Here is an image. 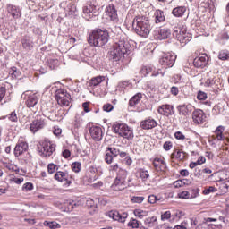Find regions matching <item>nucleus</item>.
<instances>
[{"mask_svg":"<svg viewBox=\"0 0 229 229\" xmlns=\"http://www.w3.org/2000/svg\"><path fill=\"white\" fill-rule=\"evenodd\" d=\"M114 34V44L109 51V56L114 62H120L130 51V43L126 40V34L122 30L112 31Z\"/></svg>","mask_w":229,"mask_h":229,"instance_id":"1","label":"nucleus"},{"mask_svg":"<svg viewBox=\"0 0 229 229\" xmlns=\"http://www.w3.org/2000/svg\"><path fill=\"white\" fill-rule=\"evenodd\" d=\"M108 37L110 34L107 30H94L89 34L88 43L95 47H103L108 42Z\"/></svg>","mask_w":229,"mask_h":229,"instance_id":"2","label":"nucleus"},{"mask_svg":"<svg viewBox=\"0 0 229 229\" xmlns=\"http://www.w3.org/2000/svg\"><path fill=\"white\" fill-rule=\"evenodd\" d=\"M112 130L114 133H116V135H119L123 139H127L128 140H131V139H133V131H131V129L125 123H114Z\"/></svg>","mask_w":229,"mask_h":229,"instance_id":"3","label":"nucleus"},{"mask_svg":"<svg viewBox=\"0 0 229 229\" xmlns=\"http://www.w3.org/2000/svg\"><path fill=\"white\" fill-rule=\"evenodd\" d=\"M126 178H128V172L123 168H119L114 182L112 185L113 191H124L127 186Z\"/></svg>","mask_w":229,"mask_h":229,"instance_id":"4","label":"nucleus"},{"mask_svg":"<svg viewBox=\"0 0 229 229\" xmlns=\"http://www.w3.org/2000/svg\"><path fill=\"white\" fill-rule=\"evenodd\" d=\"M38 149L41 157H51L56 151V145L48 140H43L39 142Z\"/></svg>","mask_w":229,"mask_h":229,"instance_id":"5","label":"nucleus"},{"mask_svg":"<svg viewBox=\"0 0 229 229\" xmlns=\"http://www.w3.org/2000/svg\"><path fill=\"white\" fill-rule=\"evenodd\" d=\"M55 97L60 106H69L71 105V94L67 90L59 89L55 92Z\"/></svg>","mask_w":229,"mask_h":229,"instance_id":"6","label":"nucleus"},{"mask_svg":"<svg viewBox=\"0 0 229 229\" xmlns=\"http://www.w3.org/2000/svg\"><path fill=\"white\" fill-rule=\"evenodd\" d=\"M25 99L27 108H37L38 106V96L33 92L26 91L21 95Z\"/></svg>","mask_w":229,"mask_h":229,"instance_id":"7","label":"nucleus"},{"mask_svg":"<svg viewBox=\"0 0 229 229\" xmlns=\"http://www.w3.org/2000/svg\"><path fill=\"white\" fill-rule=\"evenodd\" d=\"M173 36L181 42V44H187L192 40V34L187 32L185 30H175Z\"/></svg>","mask_w":229,"mask_h":229,"instance_id":"8","label":"nucleus"},{"mask_svg":"<svg viewBox=\"0 0 229 229\" xmlns=\"http://www.w3.org/2000/svg\"><path fill=\"white\" fill-rule=\"evenodd\" d=\"M133 30H148L150 28L149 20L146 16H137L132 22Z\"/></svg>","mask_w":229,"mask_h":229,"instance_id":"9","label":"nucleus"},{"mask_svg":"<svg viewBox=\"0 0 229 229\" xmlns=\"http://www.w3.org/2000/svg\"><path fill=\"white\" fill-rule=\"evenodd\" d=\"M46 126V119L41 115H38L34 121L30 123V131L31 133H37L39 130L44 129Z\"/></svg>","mask_w":229,"mask_h":229,"instance_id":"10","label":"nucleus"},{"mask_svg":"<svg viewBox=\"0 0 229 229\" xmlns=\"http://www.w3.org/2000/svg\"><path fill=\"white\" fill-rule=\"evenodd\" d=\"M176 62V55L168 52L163 55L162 58L159 60V64L164 65V67H173Z\"/></svg>","mask_w":229,"mask_h":229,"instance_id":"11","label":"nucleus"},{"mask_svg":"<svg viewBox=\"0 0 229 229\" xmlns=\"http://www.w3.org/2000/svg\"><path fill=\"white\" fill-rule=\"evenodd\" d=\"M208 60H210V57H208V55L207 54H200L198 57H196L193 60V65L194 67L203 69V67H207L208 65Z\"/></svg>","mask_w":229,"mask_h":229,"instance_id":"12","label":"nucleus"},{"mask_svg":"<svg viewBox=\"0 0 229 229\" xmlns=\"http://www.w3.org/2000/svg\"><path fill=\"white\" fill-rule=\"evenodd\" d=\"M106 17L110 21L117 22L119 21V16L117 15V9L114 4H109L105 10Z\"/></svg>","mask_w":229,"mask_h":229,"instance_id":"13","label":"nucleus"},{"mask_svg":"<svg viewBox=\"0 0 229 229\" xmlns=\"http://www.w3.org/2000/svg\"><path fill=\"white\" fill-rule=\"evenodd\" d=\"M54 178L55 180H57V182H64L66 185H71V183H72V176L66 172L57 171Z\"/></svg>","mask_w":229,"mask_h":229,"instance_id":"14","label":"nucleus"},{"mask_svg":"<svg viewBox=\"0 0 229 229\" xmlns=\"http://www.w3.org/2000/svg\"><path fill=\"white\" fill-rule=\"evenodd\" d=\"M89 133L93 140L99 142L103 140V129L99 126H91Z\"/></svg>","mask_w":229,"mask_h":229,"instance_id":"15","label":"nucleus"},{"mask_svg":"<svg viewBox=\"0 0 229 229\" xmlns=\"http://www.w3.org/2000/svg\"><path fill=\"white\" fill-rule=\"evenodd\" d=\"M157 112L160 115L169 117L170 115H174V107L172 105L165 104L158 106Z\"/></svg>","mask_w":229,"mask_h":229,"instance_id":"16","label":"nucleus"},{"mask_svg":"<svg viewBox=\"0 0 229 229\" xmlns=\"http://www.w3.org/2000/svg\"><path fill=\"white\" fill-rule=\"evenodd\" d=\"M83 17H84V19H86V21L97 19L98 12L96 11V7H92L91 5L84 7L83 8Z\"/></svg>","mask_w":229,"mask_h":229,"instance_id":"17","label":"nucleus"},{"mask_svg":"<svg viewBox=\"0 0 229 229\" xmlns=\"http://www.w3.org/2000/svg\"><path fill=\"white\" fill-rule=\"evenodd\" d=\"M177 110L180 115H183L187 117V115H191L192 114V110H194V106L191 104H181L177 106Z\"/></svg>","mask_w":229,"mask_h":229,"instance_id":"18","label":"nucleus"},{"mask_svg":"<svg viewBox=\"0 0 229 229\" xmlns=\"http://www.w3.org/2000/svg\"><path fill=\"white\" fill-rule=\"evenodd\" d=\"M117 155H119V149L108 147L106 150L105 161L106 164H111Z\"/></svg>","mask_w":229,"mask_h":229,"instance_id":"19","label":"nucleus"},{"mask_svg":"<svg viewBox=\"0 0 229 229\" xmlns=\"http://www.w3.org/2000/svg\"><path fill=\"white\" fill-rule=\"evenodd\" d=\"M192 119L196 124H203L205 123V119H207V115H205V112L201 109H197L192 113Z\"/></svg>","mask_w":229,"mask_h":229,"instance_id":"20","label":"nucleus"},{"mask_svg":"<svg viewBox=\"0 0 229 229\" xmlns=\"http://www.w3.org/2000/svg\"><path fill=\"white\" fill-rule=\"evenodd\" d=\"M108 216L111 217V219H114V221H118L119 223H124L126 221V217H128L127 213L121 215L119 211L115 210L109 211Z\"/></svg>","mask_w":229,"mask_h":229,"instance_id":"21","label":"nucleus"},{"mask_svg":"<svg viewBox=\"0 0 229 229\" xmlns=\"http://www.w3.org/2000/svg\"><path fill=\"white\" fill-rule=\"evenodd\" d=\"M6 10H7L8 15H10L11 17H13V19H19L21 15V9L18 6H15L13 4H7Z\"/></svg>","mask_w":229,"mask_h":229,"instance_id":"22","label":"nucleus"},{"mask_svg":"<svg viewBox=\"0 0 229 229\" xmlns=\"http://www.w3.org/2000/svg\"><path fill=\"white\" fill-rule=\"evenodd\" d=\"M170 36H171V30H154V38L157 40H165V38H169Z\"/></svg>","mask_w":229,"mask_h":229,"instance_id":"23","label":"nucleus"},{"mask_svg":"<svg viewBox=\"0 0 229 229\" xmlns=\"http://www.w3.org/2000/svg\"><path fill=\"white\" fill-rule=\"evenodd\" d=\"M28 151V143L20 142L16 144L14 148V157H21V155H24Z\"/></svg>","mask_w":229,"mask_h":229,"instance_id":"24","label":"nucleus"},{"mask_svg":"<svg viewBox=\"0 0 229 229\" xmlns=\"http://www.w3.org/2000/svg\"><path fill=\"white\" fill-rule=\"evenodd\" d=\"M157 124V121L153 118H148L140 123L142 130H153V128H156Z\"/></svg>","mask_w":229,"mask_h":229,"instance_id":"25","label":"nucleus"},{"mask_svg":"<svg viewBox=\"0 0 229 229\" xmlns=\"http://www.w3.org/2000/svg\"><path fill=\"white\" fill-rule=\"evenodd\" d=\"M81 123H83V120L79 114L75 115V120L73 122V126L72 127V131L75 135H78V130L81 128Z\"/></svg>","mask_w":229,"mask_h":229,"instance_id":"26","label":"nucleus"},{"mask_svg":"<svg viewBox=\"0 0 229 229\" xmlns=\"http://www.w3.org/2000/svg\"><path fill=\"white\" fill-rule=\"evenodd\" d=\"M153 165L155 169H157V171H164V169H165L166 167L165 161L159 157H156L154 159Z\"/></svg>","mask_w":229,"mask_h":229,"instance_id":"27","label":"nucleus"},{"mask_svg":"<svg viewBox=\"0 0 229 229\" xmlns=\"http://www.w3.org/2000/svg\"><path fill=\"white\" fill-rule=\"evenodd\" d=\"M106 78L105 76H97L90 79L89 85V87H98L100 83H103Z\"/></svg>","mask_w":229,"mask_h":229,"instance_id":"28","label":"nucleus"},{"mask_svg":"<svg viewBox=\"0 0 229 229\" xmlns=\"http://www.w3.org/2000/svg\"><path fill=\"white\" fill-rule=\"evenodd\" d=\"M22 47L25 48L26 51H31L33 49V41L31 38L25 37L21 40Z\"/></svg>","mask_w":229,"mask_h":229,"instance_id":"29","label":"nucleus"},{"mask_svg":"<svg viewBox=\"0 0 229 229\" xmlns=\"http://www.w3.org/2000/svg\"><path fill=\"white\" fill-rule=\"evenodd\" d=\"M185 12H187V7L178 6L173 9L172 14L174 17H183V15H185Z\"/></svg>","mask_w":229,"mask_h":229,"instance_id":"30","label":"nucleus"},{"mask_svg":"<svg viewBox=\"0 0 229 229\" xmlns=\"http://www.w3.org/2000/svg\"><path fill=\"white\" fill-rule=\"evenodd\" d=\"M154 15L156 24H159V22H165V16L164 15V11L157 9Z\"/></svg>","mask_w":229,"mask_h":229,"instance_id":"31","label":"nucleus"},{"mask_svg":"<svg viewBox=\"0 0 229 229\" xmlns=\"http://www.w3.org/2000/svg\"><path fill=\"white\" fill-rule=\"evenodd\" d=\"M142 100V93H137L129 100V106H135Z\"/></svg>","mask_w":229,"mask_h":229,"instance_id":"32","label":"nucleus"},{"mask_svg":"<svg viewBox=\"0 0 229 229\" xmlns=\"http://www.w3.org/2000/svg\"><path fill=\"white\" fill-rule=\"evenodd\" d=\"M207 81L205 82L206 87H212V85L216 84V76L213 72H209L207 73Z\"/></svg>","mask_w":229,"mask_h":229,"instance_id":"33","label":"nucleus"},{"mask_svg":"<svg viewBox=\"0 0 229 229\" xmlns=\"http://www.w3.org/2000/svg\"><path fill=\"white\" fill-rule=\"evenodd\" d=\"M145 225L148 226V228H153L158 225V221L157 220V216H151L145 219Z\"/></svg>","mask_w":229,"mask_h":229,"instance_id":"34","label":"nucleus"},{"mask_svg":"<svg viewBox=\"0 0 229 229\" xmlns=\"http://www.w3.org/2000/svg\"><path fill=\"white\" fill-rule=\"evenodd\" d=\"M172 157H175L177 160H185V158H187V154L182 150L175 149L174 150Z\"/></svg>","mask_w":229,"mask_h":229,"instance_id":"35","label":"nucleus"},{"mask_svg":"<svg viewBox=\"0 0 229 229\" xmlns=\"http://www.w3.org/2000/svg\"><path fill=\"white\" fill-rule=\"evenodd\" d=\"M9 76H11L13 80L21 78V72L17 69V67L13 66L9 71Z\"/></svg>","mask_w":229,"mask_h":229,"instance_id":"36","label":"nucleus"},{"mask_svg":"<svg viewBox=\"0 0 229 229\" xmlns=\"http://www.w3.org/2000/svg\"><path fill=\"white\" fill-rule=\"evenodd\" d=\"M44 226H47V228H50V229H58L62 227L60 224L56 222H49V221H45Z\"/></svg>","mask_w":229,"mask_h":229,"instance_id":"37","label":"nucleus"},{"mask_svg":"<svg viewBox=\"0 0 229 229\" xmlns=\"http://www.w3.org/2000/svg\"><path fill=\"white\" fill-rule=\"evenodd\" d=\"M224 131H225V127H223L222 125L218 126L216 129L215 133L216 134L217 140H223V132Z\"/></svg>","mask_w":229,"mask_h":229,"instance_id":"38","label":"nucleus"},{"mask_svg":"<svg viewBox=\"0 0 229 229\" xmlns=\"http://www.w3.org/2000/svg\"><path fill=\"white\" fill-rule=\"evenodd\" d=\"M154 69L155 68L151 65L143 66L140 70V74H143L144 76H146L147 74L153 72Z\"/></svg>","mask_w":229,"mask_h":229,"instance_id":"39","label":"nucleus"},{"mask_svg":"<svg viewBox=\"0 0 229 229\" xmlns=\"http://www.w3.org/2000/svg\"><path fill=\"white\" fill-rule=\"evenodd\" d=\"M139 174L140 178H141L143 182H146V180L149 179V172H148V170L140 169Z\"/></svg>","mask_w":229,"mask_h":229,"instance_id":"40","label":"nucleus"},{"mask_svg":"<svg viewBox=\"0 0 229 229\" xmlns=\"http://www.w3.org/2000/svg\"><path fill=\"white\" fill-rule=\"evenodd\" d=\"M219 60H229V51L228 50H221L218 54Z\"/></svg>","mask_w":229,"mask_h":229,"instance_id":"41","label":"nucleus"},{"mask_svg":"<svg viewBox=\"0 0 229 229\" xmlns=\"http://www.w3.org/2000/svg\"><path fill=\"white\" fill-rule=\"evenodd\" d=\"M137 35L142 37L143 38H148L149 37V30H136Z\"/></svg>","mask_w":229,"mask_h":229,"instance_id":"42","label":"nucleus"},{"mask_svg":"<svg viewBox=\"0 0 229 229\" xmlns=\"http://www.w3.org/2000/svg\"><path fill=\"white\" fill-rule=\"evenodd\" d=\"M47 169H48V174H55V171H58L59 166L56 165L55 164L50 163L47 165Z\"/></svg>","mask_w":229,"mask_h":229,"instance_id":"43","label":"nucleus"},{"mask_svg":"<svg viewBox=\"0 0 229 229\" xmlns=\"http://www.w3.org/2000/svg\"><path fill=\"white\" fill-rule=\"evenodd\" d=\"M133 213H134V216H136V217H139L140 219H142V217H145V216H148V212L141 209H135Z\"/></svg>","mask_w":229,"mask_h":229,"instance_id":"44","label":"nucleus"},{"mask_svg":"<svg viewBox=\"0 0 229 229\" xmlns=\"http://www.w3.org/2000/svg\"><path fill=\"white\" fill-rule=\"evenodd\" d=\"M22 160L25 162V164H30L33 158V156L30 152H25L22 154Z\"/></svg>","mask_w":229,"mask_h":229,"instance_id":"45","label":"nucleus"},{"mask_svg":"<svg viewBox=\"0 0 229 229\" xmlns=\"http://www.w3.org/2000/svg\"><path fill=\"white\" fill-rule=\"evenodd\" d=\"M3 165H4V167H5V169H8V171H15V173H17L19 171L17 169V166L13 165L11 163L3 162Z\"/></svg>","mask_w":229,"mask_h":229,"instance_id":"46","label":"nucleus"},{"mask_svg":"<svg viewBox=\"0 0 229 229\" xmlns=\"http://www.w3.org/2000/svg\"><path fill=\"white\" fill-rule=\"evenodd\" d=\"M72 170L73 173H80L81 171V163L74 162L72 164Z\"/></svg>","mask_w":229,"mask_h":229,"instance_id":"47","label":"nucleus"},{"mask_svg":"<svg viewBox=\"0 0 229 229\" xmlns=\"http://www.w3.org/2000/svg\"><path fill=\"white\" fill-rule=\"evenodd\" d=\"M23 192H29V191H33V183L31 182H26L22 186Z\"/></svg>","mask_w":229,"mask_h":229,"instance_id":"48","label":"nucleus"},{"mask_svg":"<svg viewBox=\"0 0 229 229\" xmlns=\"http://www.w3.org/2000/svg\"><path fill=\"white\" fill-rule=\"evenodd\" d=\"M8 119L9 121H11L12 123H17L19 121V118L17 117V113H15V111L12 112L9 115H8Z\"/></svg>","mask_w":229,"mask_h":229,"instance_id":"49","label":"nucleus"},{"mask_svg":"<svg viewBox=\"0 0 229 229\" xmlns=\"http://www.w3.org/2000/svg\"><path fill=\"white\" fill-rule=\"evenodd\" d=\"M163 148L165 149V151H171V149L173 148V142L165 141L163 145Z\"/></svg>","mask_w":229,"mask_h":229,"instance_id":"50","label":"nucleus"},{"mask_svg":"<svg viewBox=\"0 0 229 229\" xmlns=\"http://www.w3.org/2000/svg\"><path fill=\"white\" fill-rule=\"evenodd\" d=\"M131 201L132 203H142V201H144V197L133 196L131 198Z\"/></svg>","mask_w":229,"mask_h":229,"instance_id":"51","label":"nucleus"},{"mask_svg":"<svg viewBox=\"0 0 229 229\" xmlns=\"http://www.w3.org/2000/svg\"><path fill=\"white\" fill-rule=\"evenodd\" d=\"M197 99H199V101H205V99H207V93L203 91H199L197 95Z\"/></svg>","mask_w":229,"mask_h":229,"instance_id":"52","label":"nucleus"},{"mask_svg":"<svg viewBox=\"0 0 229 229\" xmlns=\"http://www.w3.org/2000/svg\"><path fill=\"white\" fill-rule=\"evenodd\" d=\"M128 226H131L132 228H139V220L137 219H131L128 223Z\"/></svg>","mask_w":229,"mask_h":229,"instance_id":"53","label":"nucleus"},{"mask_svg":"<svg viewBox=\"0 0 229 229\" xmlns=\"http://www.w3.org/2000/svg\"><path fill=\"white\" fill-rule=\"evenodd\" d=\"M167 219H171V211H165L161 215L162 221H167Z\"/></svg>","mask_w":229,"mask_h":229,"instance_id":"54","label":"nucleus"},{"mask_svg":"<svg viewBox=\"0 0 229 229\" xmlns=\"http://www.w3.org/2000/svg\"><path fill=\"white\" fill-rule=\"evenodd\" d=\"M174 137L177 139V140H185V135H183L182 131H176L174 133Z\"/></svg>","mask_w":229,"mask_h":229,"instance_id":"55","label":"nucleus"},{"mask_svg":"<svg viewBox=\"0 0 229 229\" xmlns=\"http://www.w3.org/2000/svg\"><path fill=\"white\" fill-rule=\"evenodd\" d=\"M178 198L181 199H189V191H182L178 194Z\"/></svg>","mask_w":229,"mask_h":229,"instance_id":"56","label":"nucleus"},{"mask_svg":"<svg viewBox=\"0 0 229 229\" xmlns=\"http://www.w3.org/2000/svg\"><path fill=\"white\" fill-rule=\"evenodd\" d=\"M104 112H112L114 110V106L112 104H106L103 106Z\"/></svg>","mask_w":229,"mask_h":229,"instance_id":"57","label":"nucleus"},{"mask_svg":"<svg viewBox=\"0 0 229 229\" xmlns=\"http://www.w3.org/2000/svg\"><path fill=\"white\" fill-rule=\"evenodd\" d=\"M187 182H189L187 179H183L182 181H176L174 182V187H182V185H183V183H187Z\"/></svg>","mask_w":229,"mask_h":229,"instance_id":"58","label":"nucleus"},{"mask_svg":"<svg viewBox=\"0 0 229 229\" xmlns=\"http://www.w3.org/2000/svg\"><path fill=\"white\" fill-rule=\"evenodd\" d=\"M210 192H216V187L214 186H209L208 189H206L203 191V194L208 195Z\"/></svg>","mask_w":229,"mask_h":229,"instance_id":"59","label":"nucleus"},{"mask_svg":"<svg viewBox=\"0 0 229 229\" xmlns=\"http://www.w3.org/2000/svg\"><path fill=\"white\" fill-rule=\"evenodd\" d=\"M157 201H160V199H158V198H157L156 195H149L148 196V203L153 204V203H156Z\"/></svg>","mask_w":229,"mask_h":229,"instance_id":"60","label":"nucleus"},{"mask_svg":"<svg viewBox=\"0 0 229 229\" xmlns=\"http://www.w3.org/2000/svg\"><path fill=\"white\" fill-rule=\"evenodd\" d=\"M4 96H6V88L0 87V101H3Z\"/></svg>","mask_w":229,"mask_h":229,"instance_id":"61","label":"nucleus"},{"mask_svg":"<svg viewBox=\"0 0 229 229\" xmlns=\"http://www.w3.org/2000/svg\"><path fill=\"white\" fill-rule=\"evenodd\" d=\"M128 85H130V82L123 81H120L118 83V89H126V87H128Z\"/></svg>","mask_w":229,"mask_h":229,"instance_id":"62","label":"nucleus"},{"mask_svg":"<svg viewBox=\"0 0 229 229\" xmlns=\"http://www.w3.org/2000/svg\"><path fill=\"white\" fill-rule=\"evenodd\" d=\"M62 157L64 158H70L71 157V150H69V149L63 150Z\"/></svg>","mask_w":229,"mask_h":229,"instance_id":"63","label":"nucleus"},{"mask_svg":"<svg viewBox=\"0 0 229 229\" xmlns=\"http://www.w3.org/2000/svg\"><path fill=\"white\" fill-rule=\"evenodd\" d=\"M175 229H187V222L181 223L180 225H176Z\"/></svg>","mask_w":229,"mask_h":229,"instance_id":"64","label":"nucleus"}]
</instances>
